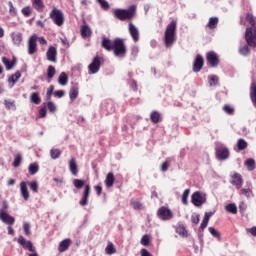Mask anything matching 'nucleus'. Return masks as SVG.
I'll return each instance as SVG.
<instances>
[{
	"label": "nucleus",
	"mask_w": 256,
	"mask_h": 256,
	"mask_svg": "<svg viewBox=\"0 0 256 256\" xmlns=\"http://www.w3.org/2000/svg\"><path fill=\"white\" fill-rule=\"evenodd\" d=\"M101 47L106 51H113L115 57H125L127 55V46L123 38H115L114 40L103 38Z\"/></svg>",
	"instance_id": "nucleus-1"
},
{
	"label": "nucleus",
	"mask_w": 256,
	"mask_h": 256,
	"mask_svg": "<svg viewBox=\"0 0 256 256\" xmlns=\"http://www.w3.org/2000/svg\"><path fill=\"white\" fill-rule=\"evenodd\" d=\"M246 21L250 27L246 28L245 41L250 47H256V17L251 13H247Z\"/></svg>",
	"instance_id": "nucleus-2"
},
{
	"label": "nucleus",
	"mask_w": 256,
	"mask_h": 256,
	"mask_svg": "<svg viewBox=\"0 0 256 256\" xmlns=\"http://www.w3.org/2000/svg\"><path fill=\"white\" fill-rule=\"evenodd\" d=\"M177 33V21L172 20L166 27L164 32V44L171 47L175 43V35Z\"/></svg>",
	"instance_id": "nucleus-3"
},
{
	"label": "nucleus",
	"mask_w": 256,
	"mask_h": 256,
	"mask_svg": "<svg viewBox=\"0 0 256 256\" xmlns=\"http://www.w3.org/2000/svg\"><path fill=\"white\" fill-rule=\"evenodd\" d=\"M135 13H137V6L132 5L128 9H114L113 15L116 17V19H119L120 21H127L130 19H133L135 17Z\"/></svg>",
	"instance_id": "nucleus-4"
},
{
	"label": "nucleus",
	"mask_w": 256,
	"mask_h": 256,
	"mask_svg": "<svg viewBox=\"0 0 256 256\" xmlns=\"http://www.w3.org/2000/svg\"><path fill=\"white\" fill-rule=\"evenodd\" d=\"M49 17L57 27H63L65 24V14H63V11L60 9L54 7L50 12Z\"/></svg>",
	"instance_id": "nucleus-5"
},
{
	"label": "nucleus",
	"mask_w": 256,
	"mask_h": 256,
	"mask_svg": "<svg viewBox=\"0 0 256 256\" xmlns=\"http://www.w3.org/2000/svg\"><path fill=\"white\" fill-rule=\"evenodd\" d=\"M101 65H103V57L95 56L92 60V63H90L88 66L89 74L95 75V73H99Z\"/></svg>",
	"instance_id": "nucleus-6"
},
{
	"label": "nucleus",
	"mask_w": 256,
	"mask_h": 256,
	"mask_svg": "<svg viewBox=\"0 0 256 256\" xmlns=\"http://www.w3.org/2000/svg\"><path fill=\"white\" fill-rule=\"evenodd\" d=\"M229 155V148L225 147V145L220 144L216 146V157L219 161H225Z\"/></svg>",
	"instance_id": "nucleus-7"
},
{
	"label": "nucleus",
	"mask_w": 256,
	"mask_h": 256,
	"mask_svg": "<svg viewBox=\"0 0 256 256\" xmlns=\"http://www.w3.org/2000/svg\"><path fill=\"white\" fill-rule=\"evenodd\" d=\"M157 216L162 221H169L173 219V212L169 208L162 206L158 209Z\"/></svg>",
	"instance_id": "nucleus-8"
},
{
	"label": "nucleus",
	"mask_w": 256,
	"mask_h": 256,
	"mask_svg": "<svg viewBox=\"0 0 256 256\" xmlns=\"http://www.w3.org/2000/svg\"><path fill=\"white\" fill-rule=\"evenodd\" d=\"M206 61L210 67H218L220 63L219 55L215 51H209L206 54Z\"/></svg>",
	"instance_id": "nucleus-9"
},
{
	"label": "nucleus",
	"mask_w": 256,
	"mask_h": 256,
	"mask_svg": "<svg viewBox=\"0 0 256 256\" xmlns=\"http://www.w3.org/2000/svg\"><path fill=\"white\" fill-rule=\"evenodd\" d=\"M230 183L231 185H233L234 187H236V189H241L243 187V176H241V174L234 172L231 176H230Z\"/></svg>",
	"instance_id": "nucleus-10"
},
{
	"label": "nucleus",
	"mask_w": 256,
	"mask_h": 256,
	"mask_svg": "<svg viewBox=\"0 0 256 256\" xmlns=\"http://www.w3.org/2000/svg\"><path fill=\"white\" fill-rule=\"evenodd\" d=\"M17 243L23 247V249H26L27 251H30V253H35V247H33V242L26 240L25 237L19 236Z\"/></svg>",
	"instance_id": "nucleus-11"
},
{
	"label": "nucleus",
	"mask_w": 256,
	"mask_h": 256,
	"mask_svg": "<svg viewBox=\"0 0 256 256\" xmlns=\"http://www.w3.org/2000/svg\"><path fill=\"white\" fill-rule=\"evenodd\" d=\"M37 35L34 34L28 39V54L35 55L37 53Z\"/></svg>",
	"instance_id": "nucleus-12"
},
{
	"label": "nucleus",
	"mask_w": 256,
	"mask_h": 256,
	"mask_svg": "<svg viewBox=\"0 0 256 256\" xmlns=\"http://www.w3.org/2000/svg\"><path fill=\"white\" fill-rule=\"evenodd\" d=\"M0 221L5 225H15V217L6 213L5 210L0 211Z\"/></svg>",
	"instance_id": "nucleus-13"
},
{
	"label": "nucleus",
	"mask_w": 256,
	"mask_h": 256,
	"mask_svg": "<svg viewBox=\"0 0 256 256\" xmlns=\"http://www.w3.org/2000/svg\"><path fill=\"white\" fill-rule=\"evenodd\" d=\"M128 31L134 43H137V41H139V28L133 24V22H130L128 25Z\"/></svg>",
	"instance_id": "nucleus-14"
},
{
	"label": "nucleus",
	"mask_w": 256,
	"mask_h": 256,
	"mask_svg": "<svg viewBox=\"0 0 256 256\" xmlns=\"http://www.w3.org/2000/svg\"><path fill=\"white\" fill-rule=\"evenodd\" d=\"M191 200L193 205H195V207H201V205L205 203V198H203V196L201 195V192L199 191L194 192L192 194Z\"/></svg>",
	"instance_id": "nucleus-15"
},
{
	"label": "nucleus",
	"mask_w": 256,
	"mask_h": 256,
	"mask_svg": "<svg viewBox=\"0 0 256 256\" xmlns=\"http://www.w3.org/2000/svg\"><path fill=\"white\" fill-rule=\"evenodd\" d=\"M46 57L51 63H57V48L50 46L46 52Z\"/></svg>",
	"instance_id": "nucleus-16"
},
{
	"label": "nucleus",
	"mask_w": 256,
	"mask_h": 256,
	"mask_svg": "<svg viewBox=\"0 0 256 256\" xmlns=\"http://www.w3.org/2000/svg\"><path fill=\"white\" fill-rule=\"evenodd\" d=\"M204 63H205V61L203 60V56L198 54L193 63L194 73H199V71H201V69H203Z\"/></svg>",
	"instance_id": "nucleus-17"
},
{
	"label": "nucleus",
	"mask_w": 256,
	"mask_h": 256,
	"mask_svg": "<svg viewBox=\"0 0 256 256\" xmlns=\"http://www.w3.org/2000/svg\"><path fill=\"white\" fill-rule=\"evenodd\" d=\"M31 3L37 13H43L45 11V2L43 0H31Z\"/></svg>",
	"instance_id": "nucleus-18"
},
{
	"label": "nucleus",
	"mask_w": 256,
	"mask_h": 256,
	"mask_svg": "<svg viewBox=\"0 0 256 256\" xmlns=\"http://www.w3.org/2000/svg\"><path fill=\"white\" fill-rule=\"evenodd\" d=\"M20 193L24 201H29L30 195H29V189H27V182L22 181L20 183Z\"/></svg>",
	"instance_id": "nucleus-19"
},
{
	"label": "nucleus",
	"mask_w": 256,
	"mask_h": 256,
	"mask_svg": "<svg viewBox=\"0 0 256 256\" xmlns=\"http://www.w3.org/2000/svg\"><path fill=\"white\" fill-rule=\"evenodd\" d=\"M69 247H71V239L66 238L59 243L58 251L59 253H65Z\"/></svg>",
	"instance_id": "nucleus-20"
},
{
	"label": "nucleus",
	"mask_w": 256,
	"mask_h": 256,
	"mask_svg": "<svg viewBox=\"0 0 256 256\" xmlns=\"http://www.w3.org/2000/svg\"><path fill=\"white\" fill-rule=\"evenodd\" d=\"M69 170L74 177H77L79 173V168H77V160L75 158H71L69 161Z\"/></svg>",
	"instance_id": "nucleus-21"
},
{
	"label": "nucleus",
	"mask_w": 256,
	"mask_h": 256,
	"mask_svg": "<svg viewBox=\"0 0 256 256\" xmlns=\"http://www.w3.org/2000/svg\"><path fill=\"white\" fill-rule=\"evenodd\" d=\"M11 39H12V43H14V45H17V47H19V45H21V43H23V34L20 32H13L11 34Z\"/></svg>",
	"instance_id": "nucleus-22"
},
{
	"label": "nucleus",
	"mask_w": 256,
	"mask_h": 256,
	"mask_svg": "<svg viewBox=\"0 0 256 256\" xmlns=\"http://www.w3.org/2000/svg\"><path fill=\"white\" fill-rule=\"evenodd\" d=\"M106 187L111 188L113 187V185L115 184V175L113 174V172H109L106 175V179L104 181Z\"/></svg>",
	"instance_id": "nucleus-23"
},
{
	"label": "nucleus",
	"mask_w": 256,
	"mask_h": 256,
	"mask_svg": "<svg viewBox=\"0 0 256 256\" xmlns=\"http://www.w3.org/2000/svg\"><path fill=\"white\" fill-rule=\"evenodd\" d=\"M2 63H3V65H5L7 71H11V69H13V67H15L16 61L15 60L11 61V60H9V58L4 56V57H2Z\"/></svg>",
	"instance_id": "nucleus-24"
},
{
	"label": "nucleus",
	"mask_w": 256,
	"mask_h": 256,
	"mask_svg": "<svg viewBox=\"0 0 256 256\" xmlns=\"http://www.w3.org/2000/svg\"><path fill=\"white\" fill-rule=\"evenodd\" d=\"M250 99L254 107H256V83L255 82H252L250 85Z\"/></svg>",
	"instance_id": "nucleus-25"
},
{
	"label": "nucleus",
	"mask_w": 256,
	"mask_h": 256,
	"mask_svg": "<svg viewBox=\"0 0 256 256\" xmlns=\"http://www.w3.org/2000/svg\"><path fill=\"white\" fill-rule=\"evenodd\" d=\"M81 36L83 39H86V37H91L93 35V32L91 31V28L87 25H84L80 29Z\"/></svg>",
	"instance_id": "nucleus-26"
},
{
	"label": "nucleus",
	"mask_w": 256,
	"mask_h": 256,
	"mask_svg": "<svg viewBox=\"0 0 256 256\" xmlns=\"http://www.w3.org/2000/svg\"><path fill=\"white\" fill-rule=\"evenodd\" d=\"M69 97L71 101H75L77 97H79V87L77 86H72L69 91Z\"/></svg>",
	"instance_id": "nucleus-27"
},
{
	"label": "nucleus",
	"mask_w": 256,
	"mask_h": 256,
	"mask_svg": "<svg viewBox=\"0 0 256 256\" xmlns=\"http://www.w3.org/2000/svg\"><path fill=\"white\" fill-rule=\"evenodd\" d=\"M150 121L157 124L161 121V113L159 111H152L150 114Z\"/></svg>",
	"instance_id": "nucleus-28"
},
{
	"label": "nucleus",
	"mask_w": 256,
	"mask_h": 256,
	"mask_svg": "<svg viewBox=\"0 0 256 256\" xmlns=\"http://www.w3.org/2000/svg\"><path fill=\"white\" fill-rule=\"evenodd\" d=\"M30 101L34 105H41V96L39 95V92H33L30 95Z\"/></svg>",
	"instance_id": "nucleus-29"
},
{
	"label": "nucleus",
	"mask_w": 256,
	"mask_h": 256,
	"mask_svg": "<svg viewBox=\"0 0 256 256\" xmlns=\"http://www.w3.org/2000/svg\"><path fill=\"white\" fill-rule=\"evenodd\" d=\"M217 25H219V18L217 17L209 18V22L207 24L208 29H217Z\"/></svg>",
	"instance_id": "nucleus-30"
},
{
	"label": "nucleus",
	"mask_w": 256,
	"mask_h": 256,
	"mask_svg": "<svg viewBox=\"0 0 256 256\" xmlns=\"http://www.w3.org/2000/svg\"><path fill=\"white\" fill-rule=\"evenodd\" d=\"M176 233L181 237H187V228H185V225L179 224L176 227Z\"/></svg>",
	"instance_id": "nucleus-31"
},
{
	"label": "nucleus",
	"mask_w": 256,
	"mask_h": 256,
	"mask_svg": "<svg viewBox=\"0 0 256 256\" xmlns=\"http://www.w3.org/2000/svg\"><path fill=\"white\" fill-rule=\"evenodd\" d=\"M68 82H69V77L67 76V74L65 72H61L58 78V83L60 85H67Z\"/></svg>",
	"instance_id": "nucleus-32"
},
{
	"label": "nucleus",
	"mask_w": 256,
	"mask_h": 256,
	"mask_svg": "<svg viewBox=\"0 0 256 256\" xmlns=\"http://www.w3.org/2000/svg\"><path fill=\"white\" fill-rule=\"evenodd\" d=\"M28 171L30 175H35L39 172V164L37 163H31L28 167Z\"/></svg>",
	"instance_id": "nucleus-33"
},
{
	"label": "nucleus",
	"mask_w": 256,
	"mask_h": 256,
	"mask_svg": "<svg viewBox=\"0 0 256 256\" xmlns=\"http://www.w3.org/2000/svg\"><path fill=\"white\" fill-rule=\"evenodd\" d=\"M225 210L228 213H232V215H237V205H235V203H230L226 205Z\"/></svg>",
	"instance_id": "nucleus-34"
},
{
	"label": "nucleus",
	"mask_w": 256,
	"mask_h": 256,
	"mask_svg": "<svg viewBox=\"0 0 256 256\" xmlns=\"http://www.w3.org/2000/svg\"><path fill=\"white\" fill-rule=\"evenodd\" d=\"M18 79H21V72L16 71L14 74L11 75V77L8 79L9 83H13V85H15V83H17Z\"/></svg>",
	"instance_id": "nucleus-35"
},
{
	"label": "nucleus",
	"mask_w": 256,
	"mask_h": 256,
	"mask_svg": "<svg viewBox=\"0 0 256 256\" xmlns=\"http://www.w3.org/2000/svg\"><path fill=\"white\" fill-rule=\"evenodd\" d=\"M245 165H246L248 171H255L256 166H255V160L254 159H251V158L247 159L245 161Z\"/></svg>",
	"instance_id": "nucleus-36"
},
{
	"label": "nucleus",
	"mask_w": 256,
	"mask_h": 256,
	"mask_svg": "<svg viewBox=\"0 0 256 256\" xmlns=\"http://www.w3.org/2000/svg\"><path fill=\"white\" fill-rule=\"evenodd\" d=\"M105 252L107 253V255H113L115 253H117V249H115V245H113V243L109 242Z\"/></svg>",
	"instance_id": "nucleus-37"
},
{
	"label": "nucleus",
	"mask_w": 256,
	"mask_h": 256,
	"mask_svg": "<svg viewBox=\"0 0 256 256\" xmlns=\"http://www.w3.org/2000/svg\"><path fill=\"white\" fill-rule=\"evenodd\" d=\"M27 185H29L31 191H33V193H39V183H37V181H32V182H26Z\"/></svg>",
	"instance_id": "nucleus-38"
},
{
	"label": "nucleus",
	"mask_w": 256,
	"mask_h": 256,
	"mask_svg": "<svg viewBox=\"0 0 256 256\" xmlns=\"http://www.w3.org/2000/svg\"><path fill=\"white\" fill-rule=\"evenodd\" d=\"M191 193L190 189H186L183 194H182V198L181 201L183 203V205H188L189 201L187 199H189V194Z\"/></svg>",
	"instance_id": "nucleus-39"
},
{
	"label": "nucleus",
	"mask_w": 256,
	"mask_h": 256,
	"mask_svg": "<svg viewBox=\"0 0 256 256\" xmlns=\"http://www.w3.org/2000/svg\"><path fill=\"white\" fill-rule=\"evenodd\" d=\"M21 13L24 17H31V13H33V8H31V6H25L21 9Z\"/></svg>",
	"instance_id": "nucleus-40"
},
{
	"label": "nucleus",
	"mask_w": 256,
	"mask_h": 256,
	"mask_svg": "<svg viewBox=\"0 0 256 256\" xmlns=\"http://www.w3.org/2000/svg\"><path fill=\"white\" fill-rule=\"evenodd\" d=\"M237 147H238V151H243L247 149L248 147L247 141H245L244 139H239L237 142Z\"/></svg>",
	"instance_id": "nucleus-41"
},
{
	"label": "nucleus",
	"mask_w": 256,
	"mask_h": 256,
	"mask_svg": "<svg viewBox=\"0 0 256 256\" xmlns=\"http://www.w3.org/2000/svg\"><path fill=\"white\" fill-rule=\"evenodd\" d=\"M21 161H23V156H21V154H16L13 161V167H21Z\"/></svg>",
	"instance_id": "nucleus-42"
},
{
	"label": "nucleus",
	"mask_w": 256,
	"mask_h": 256,
	"mask_svg": "<svg viewBox=\"0 0 256 256\" xmlns=\"http://www.w3.org/2000/svg\"><path fill=\"white\" fill-rule=\"evenodd\" d=\"M44 107H46L50 113H55V111H57V106H55V103L53 102L44 103Z\"/></svg>",
	"instance_id": "nucleus-43"
},
{
	"label": "nucleus",
	"mask_w": 256,
	"mask_h": 256,
	"mask_svg": "<svg viewBox=\"0 0 256 256\" xmlns=\"http://www.w3.org/2000/svg\"><path fill=\"white\" fill-rule=\"evenodd\" d=\"M23 231H24V235H26V237H30L31 236V224H29L28 222H24Z\"/></svg>",
	"instance_id": "nucleus-44"
},
{
	"label": "nucleus",
	"mask_w": 256,
	"mask_h": 256,
	"mask_svg": "<svg viewBox=\"0 0 256 256\" xmlns=\"http://www.w3.org/2000/svg\"><path fill=\"white\" fill-rule=\"evenodd\" d=\"M73 185L74 187H76V189H83V185H85V180L74 179Z\"/></svg>",
	"instance_id": "nucleus-45"
},
{
	"label": "nucleus",
	"mask_w": 256,
	"mask_h": 256,
	"mask_svg": "<svg viewBox=\"0 0 256 256\" xmlns=\"http://www.w3.org/2000/svg\"><path fill=\"white\" fill-rule=\"evenodd\" d=\"M208 79H209V85L211 87H214L215 85H217L219 83V77H217L215 75L209 76Z\"/></svg>",
	"instance_id": "nucleus-46"
},
{
	"label": "nucleus",
	"mask_w": 256,
	"mask_h": 256,
	"mask_svg": "<svg viewBox=\"0 0 256 256\" xmlns=\"http://www.w3.org/2000/svg\"><path fill=\"white\" fill-rule=\"evenodd\" d=\"M249 47H250L249 44L244 45L243 47H241L239 49L240 55H244V56L249 55V53H251V50L249 49Z\"/></svg>",
	"instance_id": "nucleus-47"
},
{
	"label": "nucleus",
	"mask_w": 256,
	"mask_h": 256,
	"mask_svg": "<svg viewBox=\"0 0 256 256\" xmlns=\"http://www.w3.org/2000/svg\"><path fill=\"white\" fill-rule=\"evenodd\" d=\"M209 233L215 237V239H221V233L217 231L214 227H209L208 228Z\"/></svg>",
	"instance_id": "nucleus-48"
},
{
	"label": "nucleus",
	"mask_w": 256,
	"mask_h": 256,
	"mask_svg": "<svg viewBox=\"0 0 256 256\" xmlns=\"http://www.w3.org/2000/svg\"><path fill=\"white\" fill-rule=\"evenodd\" d=\"M9 5V14L11 15V17H17V9H15V6H13V2L9 1L8 2Z\"/></svg>",
	"instance_id": "nucleus-49"
},
{
	"label": "nucleus",
	"mask_w": 256,
	"mask_h": 256,
	"mask_svg": "<svg viewBox=\"0 0 256 256\" xmlns=\"http://www.w3.org/2000/svg\"><path fill=\"white\" fill-rule=\"evenodd\" d=\"M55 73H56V70H55V68L53 67V66H48V68H47V77L49 78V79H52V78H54L55 77Z\"/></svg>",
	"instance_id": "nucleus-50"
},
{
	"label": "nucleus",
	"mask_w": 256,
	"mask_h": 256,
	"mask_svg": "<svg viewBox=\"0 0 256 256\" xmlns=\"http://www.w3.org/2000/svg\"><path fill=\"white\" fill-rule=\"evenodd\" d=\"M252 193L253 190H251V188H243L240 190V195H244L247 198L251 197Z\"/></svg>",
	"instance_id": "nucleus-51"
},
{
	"label": "nucleus",
	"mask_w": 256,
	"mask_h": 256,
	"mask_svg": "<svg viewBox=\"0 0 256 256\" xmlns=\"http://www.w3.org/2000/svg\"><path fill=\"white\" fill-rule=\"evenodd\" d=\"M50 155L53 159H59V157H61V150L59 149H52L50 151Z\"/></svg>",
	"instance_id": "nucleus-52"
},
{
	"label": "nucleus",
	"mask_w": 256,
	"mask_h": 256,
	"mask_svg": "<svg viewBox=\"0 0 256 256\" xmlns=\"http://www.w3.org/2000/svg\"><path fill=\"white\" fill-rule=\"evenodd\" d=\"M223 111L227 113V115H233V113H235V109L229 105H224Z\"/></svg>",
	"instance_id": "nucleus-53"
},
{
	"label": "nucleus",
	"mask_w": 256,
	"mask_h": 256,
	"mask_svg": "<svg viewBox=\"0 0 256 256\" xmlns=\"http://www.w3.org/2000/svg\"><path fill=\"white\" fill-rule=\"evenodd\" d=\"M91 195V186L89 184H86L84 186L83 196L82 197H88Z\"/></svg>",
	"instance_id": "nucleus-54"
},
{
	"label": "nucleus",
	"mask_w": 256,
	"mask_h": 256,
	"mask_svg": "<svg viewBox=\"0 0 256 256\" xmlns=\"http://www.w3.org/2000/svg\"><path fill=\"white\" fill-rule=\"evenodd\" d=\"M131 205H132L133 209H135V210L143 209V204H141V202H139V201H131Z\"/></svg>",
	"instance_id": "nucleus-55"
},
{
	"label": "nucleus",
	"mask_w": 256,
	"mask_h": 256,
	"mask_svg": "<svg viewBox=\"0 0 256 256\" xmlns=\"http://www.w3.org/2000/svg\"><path fill=\"white\" fill-rule=\"evenodd\" d=\"M53 91H55V86L50 85L46 92V97L48 101L51 99V95H53Z\"/></svg>",
	"instance_id": "nucleus-56"
},
{
	"label": "nucleus",
	"mask_w": 256,
	"mask_h": 256,
	"mask_svg": "<svg viewBox=\"0 0 256 256\" xmlns=\"http://www.w3.org/2000/svg\"><path fill=\"white\" fill-rule=\"evenodd\" d=\"M39 117L41 119L47 117V107L44 106L39 110Z\"/></svg>",
	"instance_id": "nucleus-57"
},
{
	"label": "nucleus",
	"mask_w": 256,
	"mask_h": 256,
	"mask_svg": "<svg viewBox=\"0 0 256 256\" xmlns=\"http://www.w3.org/2000/svg\"><path fill=\"white\" fill-rule=\"evenodd\" d=\"M98 3L101 5L102 9H105L107 11V9H109V2H107L106 0H97Z\"/></svg>",
	"instance_id": "nucleus-58"
},
{
	"label": "nucleus",
	"mask_w": 256,
	"mask_h": 256,
	"mask_svg": "<svg viewBox=\"0 0 256 256\" xmlns=\"http://www.w3.org/2000/svg\"><path fill=\"white\" fill-rule=\"evenodd\" d=\"M141 245H144V247H147V245H149V235H144L141 238Z\"/></svg>",
	"instance_id": "nucleus-59"
},
{
	"label": "nucleus",
	"mask_w": 256,
	"mask_h": 256,
	"mask_svg": "<svg viewBox=\"0 0 256 256\" xmlns=\"http://www.w3.org/2000/svg\"><path fill=\"white\" fill-rule=\"evenodd\" d=\"M191 221L192 223H194V225H199V221H200L199 214H193L191 216Z\"/></svg>",
	"instance_id": "nucleus-60"
},
{
	"label": "nucleus",
	"mask_w": 256,
	"mask_h": 256,
	"mask_svg": "<svg viewBox=\"0 0 256 256\" xmlns=\"http://www.w3.org/2000/svg\"><path fill=\"white\" fill-rule=\"evenodd\" d=\"M79 203L82 207H85L86 205L89 204V198L87 196H82V199Z\"/></svg>",
	"instance_id": "nucleus-61"
},
{
	"label": "nucleus",
	"mask_w": 256,
	"mask_h": 256,
	"mask_svg": "<svg viewBox=\"0 0 256 256\" xmlns=\"http://www.w3.org/2000/svg\"><path fill=\"white\" fill-rule=\"evenodd\" d=\"M169 169V162L166 160L165 162L162 163L161 165V171L165 173Z\"/></svg>",
	"instance_id": "nucleus-62"
},
{
	"label": "nucleus",
	"mask_w": 256,
	"mask_h": 256,
	"mask_svg": "<svg viewBox=\"0 0 256 256\" xmlns=\"http://www.w3.org/2000/svg\"><path fill=\"white\" fill-rule=\"evenodd\" d=\"M140 254L141 256H153V254L145 248L141 249Z\"/></svg>",
	"instance_id": "nucleus-63"
},
{
	"label": "nucleus",
	"mask_w": 256,
	"mask_h": 256,
	"mask_svg": "<svg viewBox=\"0 0 256 256\" xmlns=\"http://www.w3.org/2000/svg\"><path fill=\"white\" fill-rule=\"evenodd\" d=\"M54 95H55L56 97H58V99H61V97H65V91H63V90L55 91V92H54Z\"/></svg>",
	"instance_id": "nucleus-64"
}]
</instances>
